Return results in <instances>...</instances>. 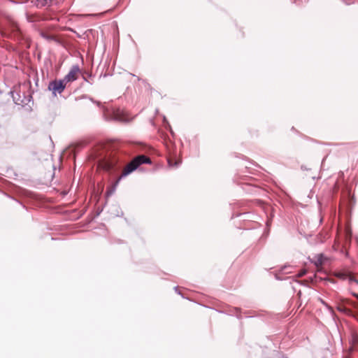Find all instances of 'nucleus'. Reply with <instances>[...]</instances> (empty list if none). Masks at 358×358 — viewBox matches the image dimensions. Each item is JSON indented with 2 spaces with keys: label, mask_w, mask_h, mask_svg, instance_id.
I'll use <instances>...</instances> for the list:
<instances>
[{
  "label": "nucleus",
  "mask_w": 358,
  "mask_h": 358,
  "mask_svg": "<svg viewBox=\"0 0 358 358\" xmlns=\"http://www.w3.org/2000/svg\"><path fill=\"white\" fill-rule=\"evenodd\" d=\"M152 162H151V159L144 155H138L136 157H134L127 166L126 167L124 168L122 175L120 176V178H118L117 181L116 182V185L119 182V181L124 177L127 176V175H129V173H131V172H133L134 171H135L136 169H137V168L141 165V164H150Z\"/></svg>",
  "instance_id": "1"
},
{
  "label": "nucleus",
  "mask_w": 358,
  "mask_h": 358,
  "mask_svg": "<svg viewBox=\"0 0 358 358\" xmlns=\"http://www.w3.org/2000/svg\"><path fill=\"white\" fill-rule=\"evenodd\" d=\"M66 83L63 80H54L50 82L48 89L52 92V94L56 95L57 93L61 94L66 86Z\"/></svg>",
  "instance_id": "2"
},
{
  "label": "nucleus",
  "mask_w": 358,
  "mask_h": 358,
  "mask_svg": "<svg viewBox=\"0 0 358 358\" xmlns=\"http://www.w3.org/2000/svg\"><path fill=\"white\" fill-rule=\"evenodd\" d=\"M80 71V67L78 64L73 65L69 73L64 77L63 80L66 83L73 82L77 80L78 74Z\"/></svg>",
  "instance_id": "3"
},
{
  "label": "nucleus",
  "mask_w": 358,
  "mask_h": 358,
  "mask_svg": "<svg viewBox=\"0 0 358 358\" xmlns=\"http://www.w3.org/2000/svg\"><path fill=\"white\" fill-rule=\"evenodd\" d=\"M350 342L352 348H356L358 346V332L352 331L351 333Z\"/></svg>",
  "instance_id": "4"
},
{
  "label": "nucleus",
  "mask_w": 358,
  "mask_h": 358,
  "mask_svg": "<svg viewBox=\"0 0 358 358\" xmlns=\"http://www.w3.org/2000/svg\"><path fill=\"white\" fill-rule=\"evenodd\" d=\"M53 0H35V4L38 8L50 6Z\"/></svg>",
  "instance_id": "5"
},
{
  "label": "nucleus",
  "mask_w": 358,
  "mask_h": 358,
  "mask_svg": "<svg viewBox=\"0 0 358 358\" xmlns=\"http://www.w3.org/2000/svg\"><path fill=\"white\" fill-rule=\"evenodd\" d=\"M324 262V256L322 254H320L316 257V259L315 261V265L317 267H320L323 264Z\"/></svg>",
  "instance_id": "6"
},
{
  "label": "nucleus",
  "mask_w": 358,
  "mask_h": 358,
  "mask_svg": "<svg viewBox=\"0 0 358 358\" xmlns=\"http://www.w3.org/2000/svg\"><path fill=\"white\" fill-rule=\"evenodd\" d=\"M117 161V160H116V159L115 160L113 159V160L108 162V168H112L113 166H114L115 164H116Z\"/></svg>",
  "instance_id": "7"
},
{
  "label": "nucleus",
  "mask_w": 358,
  "mask_h": 358,
  "mask_svg": "<svg viewBox=\"0 0 358 358\" xmlns=\"http://www.w3.org/2000/svg\"><path fill=\"white\" fill-rule=\"evenodd\" d=\"M306 273V269H303L301 271H300L299 272V273L297 274V277L298 278H301V277H303V275H305Z\"/></svg>",
  "instance_id": "8"
},
{
  "label": "nucleus",
  "mask_w": 358,
  "mask_h": 358,
  "mask_svg": "<svg viewBox=\"0 0 358 358\" xmlns=\"http://www.w3.org/2000/svg\"><path fill=\"white\" fill-rule=\"evenodd\" d=\"M13 31H18V32H20V27L18 26V24H15L13 25Z\"/></svg>",
  "instance_id": "9"
},
{
  "label": "nucleus",
  "mask_w": 358,
  "mask_h": 358,
  "mask_svg": "<svg viewBox=\"0 0 358 358\" xmlns=\"http://www.w3.org/2000/svg\"><path fill=\"white\" fill-rule=\"evenodd\" d=\"M321 302L325 306L327 307L329 310H332V308L331 306H329L325 301H324L323 300L321 299Z\"/></svg>",
  "instance_id": "10"
},
{
  "label": "nucleus",
  "mask_w": 358,
  "mask_h": 358,
  "mask_svg": "<svg viewBox=\"0 0 358 358\" xmlns=\"http://www.w3.org/2000/svg\"><path fill=\"white\" fill-rule=\"evenodd\" d=\"M174 289H175V291H176L177 293H178L179 294H180V292L178 291V287H174Z\"/></svg>",
  "instance_id": "11"
},
{
  "label": "nucleus",
  "mask_w": 358,
  "mask_h": 358,
  "mask_svg": "<svg viewBox=\"0 0 358 358\" xmlns=\"http://www.w3.org/2000/svg\"><path fill=\"white\" fill-rule=\"evenodd\" d=\"M338 310H339L340 311H343V310H344V309H341V308H338Z\"/></svg>",
  "instance_id": "12"
},
{
  "label": "nucleus",
  "mask_w": 358,
  "mask_h": 358,
  "mask_svg": "<svg viewBox=\"0 0 358 358\" xmlns=\"http://www.w3.org/2000/svg\"><path fill=\"white\" fill-rule=\"evenodd\" d=\"M354 296H355L357 298H358V294H354Z\"/></svg>",
  "instance_id": "13"
},
{
  "label": "nucleus",
  "mask_w": 358,
  "mask_h": 358,
  "mask_svg": "<svg viewBox=\"0 0 358 358\" xmlns=\"http://www.w3.org/2000/svg\"><path fill=\"white\" fill-rule=\"evenodd\" d=\"M357 243H358V238H356Z\"/></svg>",
  "instance_id": "14"
},
{
  "label": "nucleus",
  "mask_w": 358,
  "mask_h": 358,
  "mask_svg": "<svg viewBox=\"0 0 358 358\" xmlns=\"http://www.w3.org/2000/svg\"><path fill=\"white\" fill-rule=\"evenodd\" d=\"M357 283L358 284V280H356Z\"/></svg>",
  "instance_id": "15"
},
{
  "label": "nucleus",
  "mask_w": 358,
  "mask_h": 358,
  "mask_svg": "<svg viewBox=\"0 0 358 358\" xmlns=\"http://www.w3.org/2000/svg\"><path fill=\"white\" fill-rule=\"evenodd\" d=\"M1 93V92L0 91V94Z\"/></svg>",
  "instance_id": "16"
}]
</instances>
